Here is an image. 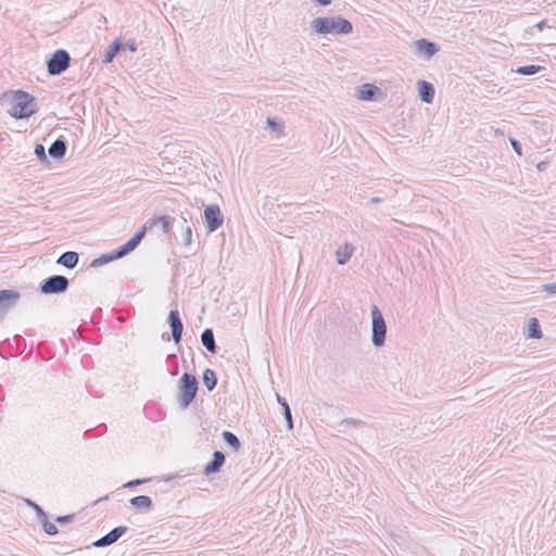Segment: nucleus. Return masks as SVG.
Wrapping results in <instances>:
<instances>
[{"mask_svg": "<svg viewBox=\"0 0 556 556\" xmlns=\"http://www.w3.org/2000/svg\"><path fill=\"white\" fill-rule=\"evenodd\" d=\"M3 100L10 102V116L15 119H27L37 113L36 98L24 90H8L3 93Z\"/></svg>", "mask_w": 556, "mask_h": 556, "instance_id": "1", "label": "nucleus"}, {"mask_svg": "<svg viewBox=\"0 0 556 556\" xmlns=\"http://www.w3.org/2000/svg\"><path fill=\"white\" fill-rule=\"evenodd\" d=\"M172 217L168 215L156 216L148 219L146 224L124 244L116 248L114 251V255L118 258H122L132 252L142 241L148 230H152L156 223H162V233L169 232L172 228Z\"/></svg>", "mask_w": 556, "mask_h": 556, "instance_id": "2", "label": "nucleus"}, {"mask_svg": "<svg viewBox=\"0 0 556 556\" xmlns=\"http://www.w3.org/2000/svg\"><path fill=\"white\" fill-rule=\"evenodd\" d=\"M172 217L168 215L156 216L148 219L146 224L124 244L116 248L114 251V255L118 258H122L132 252L142 241L148 230H152L156 223H162V233L169 232L172 228Z\"/></svg>", "mask_w": 556, "mask_h": 556, "instance_id": "3", "label": "nucleus"}, {"mask_svg": "<svg viewBox=\"0 0 556 556\" xmlns=\"http://www.w3.org/2000/svg\"><path fill=\"white\" fill-rule=\"evenodd\" d=\"M172 217L168 215L156 216L148 219L146 224L124 244L116 248L114 251V255L118 258H122L132 252L142 241L148 230H152L156 223H162V233L169 232L172 228Z\"/></svg>", "mask_w": 556, "mask_h": 556, "instance_id": "4", "label": "nucleus"}, {"mask_svg": "<svg viewBox=\"0 0 556 556\" xmlns=\"http://www.w3.org/2000/svg\"><path fill=\"white\" fill-rule=\"evenodd\" d=\"M312 29L318 35H350L353 33L352 23L342 16H323L313 20Z\"/></svg>", "mask_w": 556, "mask_h": 556, "instance_id": "5", "label": "nucleus"}, {"mask_svg": "<svg viewBox=\"0 0 556 556\" xmlns=\"http://www.w3.org/2000/svg\"><path fill=\"white\" fill-rule=\"evenodd\" d=\"M199 382L197 378L188 372L182 374L178 382V403L179 407L187 409L197 396Z\"/></svg>", "mask_w": 556, "mask_h": 556, "instance_id": "6", "label": "nucleus"}, {"mask_svg": "<svg viewBox=\"0 0 556 556\" xmlns=\"http://www.w3.org/2000/svg\"><path fill=\"white\" fill-rule=\"evenodd\" d=\"M387 338V324L377 305L371 306V342L376 348L384 344Z\"/></svg>", "mask_w": 556, "mask_h": 556, "instance_id": "7", "label": "nucleus"}, {"mask_svg": "<svg viewBox=\"0 0 556 556\" xmlns=\"http://www.w3.org/2000/svg\"><path fill=\"white\" fill-rule=\"evenodd\" d=\"M70 280L63 275H52L43 279L39 285V291L42 294H61L67 291Z\"/></svg>", "mask_w": 556, "mask_h": 556, "instance_id": "8", "label": "nucleus"}, {"mask_svg": "<svg viewBox=\"0 0 556 556\" xmlns=\"http://www.w3.org/2000/svg\"><path fill=\"white\" fill-rule=\"evenodd\" d=\"M71 65V55L64 49L55 50L47 61L49 75L56 76L64 73Z\"/></svg>", "mask_w": 556, "mask_h": 556, "instance_id": "9", "label": "nucleus"}, {"mask_svg": "<svg viewBox=\"0 0 556 556\" xmlns=\"http://www.w3.org/2000/svg\"><path fill=\"white\" fill-rule=\"evenodd\" d=\"M204 219L208 232L216 231L224 223V216L217 204H210L204 208Z\"/></svg>", "mask_w": 556, "mask_h": 556, "instance_id": "10", "label": "nucleus"}, {"mask_svg": "<svg viewBox=\"0 0 556 556\" xmlns=\"http://www.w3.org/2000/svg\"><path fill=\"white\" fill-rule=\"evenodd\" d=\"M20 298L21 294L16 290H0V318H2L10 308L15 306Z\"/></svg>", "mask_w": 556, "mask_h": 556, "instance_id": "11", "label": "nucleus"}, {"mask_svg": "<svg viewBox=\"0 0 556 556\" xmlns=\"http://www.w3.org/2000/svg\"><path fill=\"white\" fill-rule=\"evenodd\" d=\"M128 531V527L118 526L112 529L109 533L101 536L97 541L92 543L94 547H106L117 542L126 532Z\"/></svg>", "mask_w": 556, "mask_h": 556, "instance_id": "12", "label": "nucleus"}, {"mask_svg": "<svg viewBox=\"0 0 556 556\" xmlns=\"http://www.w3.org/2000/svg\"><path fill=\"white\" fill-rule=\"evenodd\" d=\"M167 323L172 330V338L175 343H179L182 338L184 325L178 309H172L167 316Z\"/></svg>", "mask_w": 556, "mask_h": 556, "instance_id": "13", "label": "nucleus"}, {"mask_svg": "<svg viewBox=\"0 0 556 556\" xmlns=\"http://www.w3.org/2000/svg\"><path fill=\"white\" fill-rule=\"evenodd\" d=\"M413 47L415 48L417 53L424 55L426 59L432 58L440 50V46L438 43L430 41L426 38L415 40L413 42Z\"/></svg>", "mask_w": 556, "mask_h": 556, "instance_id": "14", "label": "nucleus"}, {"mask_svg": "<svg viewBox=\"0 0 556 556\" xmlns=\"http://www.w3.org/2000/svg\"><path fill=\"white\" fill-rule=\"evenodd\" d=\"M226 460L225 454L222 451H215L212 459L204 466L203 475L210 477L220 471Z\"/></svg>", "mask_w": 556, "mask_h": 556, "instance_id": "15", "label": "nucleus"}, {"mask_svg": "<svg viewBox=\"0 0 556 556\" xmlns=\"http://www.w3.org/2000/svg\"><path fill=\"white\" fill-rule=\"evenodd\" d=\"M66 150H67V140L63 136H60L58 139H55L50 144V147L48 149V153L52 159L59 161L65 156Z\"/></svg>", "mask_w": 556, "mask_h": 556, "instance_id": "16", "label": "nucleus"}, {"mask_svg": "<svg viewBox=\"0 0 556 556\" xmlns=\"http://www.w3.org/2000/svg\"><path fill=\"white\" fill-rule=\"evenodd\" d=\"M417 87L420 100L427 104L432 103L435 94L434 86L427 80H419Z\"/></svg>", "mask_w": 556, "mask_h": 556, "instance_id": "17", "label": "nucleus"}, {"mask_svg": "<svg viewBox=\"0 0 556 556\" xmlns=\"http://www.w3.org/2000/svg\"><path fill=\"white\" fill-rule=\"evenodd\" d=\"M380 89L372 84H363L357 88V99L363 101H374Z\"/></svg>", "mask_w": 556, "mask_h": 556, "instance_id": "18", "label": "nucleus"}, {"mask_svg": "<svg viewBox=\"0 0 556 556\" xmlns=\"http://www.w3.org/2000/svg\"><path fill=\"white\" fill-rule=\"evenodd\" d=\"M129 505L141 511H150L153 508V502L148 495H137L129 500Z\"/></svg>", "mask_w": 556, "mask_h": 556, "instance_id": "19", "label": "nucleus"}, {"mask_svg": "<svg viewBox=\"0 0 556 556\" xmlns=\"http://www.w3.org/2000/svg\"><path fill=\"white\" fill-rule=\"evenodd\" d=\"M124 50V42L121 39H115L105 50L102 62L104 64L111 63L114 58Z\"/></svg>", "mask_w": 556, "mask_h": 556, "instance_id": "20", "label": "nucleus"}, {"mask_svg": "<svg viewBox=\"0 0 556 556\" xmlns=\"http://www.w3.org/2000/svg\"><path fill=\"white\" fill-rule=\"evenodd\" d=\"M79 261V254L74 251H67L62 253L58 260L56 264L62 265L68 269H73L77 266Z\"/></svg>", "mask_w": 556, "mask_h": 556, "instance_id": "21", "label": "nucleus"}, {"mask_svg": "<svg viewBox=\"0 0 556 556\" xmlns=\"http://www.w3.org/2000/svg\"><path fill=\"white\" fill-rule=\"evenodd\" d=\"M201 342L203 346L212 354L217 353V345L215 342V337L213 329L205 328L201 333Z\"/></svg>", "mask_w": 556, "mask_h": 556, "instance_id": "22", "label": "nucleus"}, {"mask_svg": "<svg viewBox=\"0 0 556 556\" xmlns=\"http://www.w3.org/2000/svg\"><path fill=\"white\" fill-rule=\"evenodd\" d=\"M276 396H277V402L282 407V414L286 419L287 428H288V430H292L293 429V419H292L291 408L285 397H282L278 393H276Z\"/></svg>", "mask_w": 556, "mask_h": 556, "instance_id": "23", "label": "nucleus"}, {"mask_svg": "<svg viewBox=\"0 0 556 556\" xmlns=\"http://www.w3.org/2000/svg\"><path fill=\"white\" fill-rule=\"evenodd\" d=\"M353 250H354V248L349 243H345L343 248H339L336 251L337 263L339 265L346 264L353 254Z\"/></svg>", "mask_w": 556, "mask_h": 556, "instance_id": "24", "label": "nucleus"}, {"mask_svg": "<svg viewBox=\"0 0 556 556\" xmlns=\"http://www.w3.org/2000/svg\"><path fill=\"white\" fill-rule=\"evenodd\" d=\"M527 337L530 339H540L543 337L540 323L534 317L530 318L528 321Z\"/></svg>", "mask_w": 556, "mask_h": 556, "instance_id": "25", "label": "nucleus"}, {"mask_svg": "<svg viewBox=\"0 0 556 556\" xmlns=\"http://www.w3.org/2000/svg\"><path fill=\"white\" fill-rule=\"evenodd\" d=\"M202 380L208 391H213L216 388L218 381L216 372L211 368H206L203 371Z\"/></svg>", "mask_w": 556, "mask_h": 556, "instance_id": "26", "label": "nucleus"}, {"mask_svg": "<svg viewBox=\"0 0 556 556\" xmlns=\"http://www.w3.org/2000/svg\"><path fill=\"white\" fill-rule=\"evenodd\" d=\"M544 70H545L544 66L530 64V65L519 66L515 72L522 76H531V75H535Z\"/></svg>", "mask_w": 556, "mask_h": 556, "instance_id": "27", "label": "nucleus"}, {"mask_svg": "<svg viewBox=\"0 0 556 556\" xmlns=\"http://www.w3.org/2000/svg\"><path fill=\"white\" fill-rule=\"evenodd\" d=\"M222 437H223V440L225 441V443L227 445H229L230 447H232L235 451L240 450L241 442L235 433L225 430V431H223Z\"/></svg>", "mask_w": 556, "mask_h": 556, "instance_id": "28", "label": "nucleus"}, {"mask_svg": "<svg viewBox=\"0 0 556 556\" xmlns=\"http://www.w3.org/2000/svg\"><path fill=\"white\" fill-rule=\"evenodd\" d=\"M115 260H117V257L114 255V251H112L110 253L102 254L101 256L94 258L91 262V266L92 267L102 266V265L108 264V263H110L112 261H115Z\"/></svg>", "mask_w": 556, "mask_h": 556, "instance_id": "29", "label": "nucleus"}, {"mask_svg": "<svg viewBox=\"0 0 556 556\" xmlns=\"http://www.w3.org/2000/svg\"><path fill=\"white\" fill-rule=\"evenodd\" d=\"M266 123H267L268 128L271 131L277 132L279 135H281L283 132L285 126L279 118L268 117Z\"/></svg>", "mask_w": 556, "mask_h": 556, "instance_id": "30", "label": "nucleus"}, {"mask_svg": "<svg viewBox=\"0 0 556 556\" xmlns=\"http://www.w3.org/2000/svg\"><path fill=\"white\" fill-rule=\"evenodd\" d=\"M34 153L37 156V159L40 161L41 164H49V160H48V156L46 153V148L43 144L37 143L35 146Z\"/></svg>", "mask_w": 556, "mask_h": 556, "instance_id": "31", "label": "nucleus"}, {"mask_svg": "<svg viewBox=\"0 0 556 556\" xmlns=\"http://www.w3.org/2000/svg\"><path fill=\"white\" fill-rule=\"evenodd\" d=\"M43 531L49 535H55L59 532L56 526L48 520V516L46 518H41Z\"/></svg>", "mask_w": 556, "mask_h": 556, "instance_id": "32", "label": "nucleus"}, {"mask_svg": "<svg viewBox=\"0 0 556 556\" xmlns=\"http://www.w3.org/2000/svg\"><path fill=\"white\" fill-rule=\"evenodd\" d=\"M25 503L27 506H29L30 508H33L35 510V513L39 519L46 518L47 514L40 505H38L37 503H35L34 501L28 500V498L25 500Z\"/></svg>", "mask_w": 556, "mask_h": 556, "instance_id": "33", "label": "nucleus"}, {"mask_svg": "<svg viewBox=\"0 0 556 556\" xmlns=\"http://www.w3.org/2000/svg\"><path fill=\"white\" fill-rule=\"evenodd\" d=\"M167 363L172 364L174 366V369L170 371L173 376L177 375L178 370V357L176 354H168L166 357Z\"/></svg>", "mask_w": 556, "mask_h": 556, "instance_id": "34", "label": "nucleus"}, {"mask_svg": "<svg viewBox=\"0 0 556 556\" xmlns=\"http://www.w3.org/2000/svg\"><path fill=\"white\" fill-rule=\"evenodd\" d=\"M148 481H150V478H148V479H135V480H130V481L126 482V483L123 485V488H124V489H134V488H136V486H138V485H141V484H143V483L148 482Z\"/></svg>", "mask_w": 556, "mask_h": 556, "instance_id": "35", "label": "nucleus"}, {"mask_svg": "<svg viewBox=\"0 0 556 556\" xmlns=\"http://www.w3.org/2000/svg\"><path fill=\"white\" fill-rule=\"evenodd\" d=\"M182 240L185 245H190L192 242V229L190 226H187L182 233Z\"/></svg>", "mask_w": 556, "mask_h": 556, "instance_id": "36", "label": "nucleus"}, {"mask_svg": "<svg viewBox=\"0 0 556 556\" xmlns=\"http://www.w3.org/2000/svg\"><path fill=\"white\" fill-rule=\"evenodd\" d=\"M542 292H546L549 295L556 294V282L545 283L541 287Z\"/></svg>", "mask_w": 556, "mask_h": 556, "instance_id": "37", "label": "nucleus"}, {"mask_svg": "<svg viewBox=\"0 0 556 556\" xmlns=\"http://www.w3.org/2000/svg\"><path fill=\"white\" fill-rule=\"evenodd\" d=\"M364 421L359 419L354 418H346L341 421V426H352V427H359L363 426Z\"/></svg>", "mask_w": 556, "mask_h": 556, "instance_id": "38", "label": "nucleus"}, {"mask_svg": "<svg viewBox=\"0 0 556 556\" xmlns=\"http://www.w3.org/2000/svg\"><path fill=\"white\" fill-rule=\"evenodd\" d=\"M74 519H75V515L71 514V515L59 516V517H56L55 521L60 525H66V523L72 522Z\"/></svg>", "mask_w": 556, "mask_h": 556, "instance_id": "39", "label": "nucleus"}, {"mask_svg": "<svg viewBox=\"0 0 556 556\" xmlns=\"http://www.w3.org/2000/svg\"><path fill=\"white\" fill-rule=\"evenodd\" d=\"M510 141V146L513 148V150L519 155L521 156L522 155V148H521V143L515 139V138H510L509 139Z\"/></svg>", "mask_w": 556, "mask_h": 556, "instance_id": "40", "label": "nucleus"}, {"mask_svg": "<svg viewBox=\"0 0 556 556\" xmlns=\"http://www.w3.org/2000/svg\"><path fill=\"white\" fill-rule=\"evenodd\" d=\"M126 49H128L131 52H136L138 49V46L134 39L128 40L127 42H124V50H126Z\"/></svg>", "mask_w": 556, "mask_h": 556, "instance_id": "41", "label": "nucleus"}, {"mask_svg": "<svg viewBox=\"0 0 556 556\" xmlns=\"http://www.w3.org/2000/svg\"><path fill=\"white\" fill-rule=\"evenodd\" d=\"M384 200L383 197H372L369 199L368 201V205H375V204H379L381 203L382 201Z\"/></svg>", "mask_w": 556, "mask_h": 556, "instance_id": "42", "label": "nucleus"}, {"mask_svg": "<svg viewBox=\"0 0 556 556\" xmlns=\"http://www.w3.org/2000/svg\"><path fill=\"white\" fill-rule=\"evenodd\" d=\"M313 2L321 5V7H327V5H330L331 4V0H312Z\"/></svg>", "mask_w": 556, "mask_h": 556, "instance_id": "43", "label": "nucleus"}, {"mask_svg": "<svg viewBox=\"0 0 556 556\" xmlns=\"http://www.w3.org/2000/svg\"><path fill=\"white\" fill-rule=\"evenodd\" d=\"M545 26H546V21H545V20H543V21L539 22V23L535 25V27H536L539 30H543Z\"/></svg>", "mask_w": 556, "mask_h": 556, "instance_id": "44", "label": "nucleus"}, {"mask_svg": "<svg viewBox=\"0 0 556 556\" xmlns=\"http://www.w3.org/2000/svg\"><path fill=\"white\" fill-rule=\"evenodd\" d=\"M546 162H540L536 167L539 170H544L546 168Z\"/></svg>", "mask_w": 556, "mask_h": 556, "instance_id": "45", "label": "nucleus"}, {"mask_svg": "<svg viewBox=\"0 0 556 556\" xmlns=\"http://www.w3.org/2000/svg\"><path fill=\"white\" fill-rule=\"evenodd\" d=\"M162 339H163V340H169V337H168V334H167V333H163V334H162Z\"/></svg>", "mask_w": 556, "mask_h": 556, "instance_id": "46", "label": "nucleus"}, {"mask_svg": "<svg viewBox=\"0 0 556 556\" xmlns=\"http://www.w3.org/2000/svg\"><path fill=\"white\" fill-rule=\"evenodd\" d=\"M154 227H160V229L162 230V223L161 222L156 223V225Z\"/></svg>", "mask_w": 556, "mask_h": 556, "instance_id": "47", "label": "nucleus"}]
</instances>
